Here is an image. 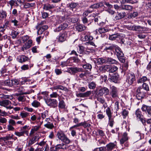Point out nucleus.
Wrapping results in <instances>:
<instances>
[{"label": "nucleus", "mask_w": 151, "mask_h": 151, "mask_svg": "<svg viewBox=\"0 0 151 151\" xmlns=\"http://www.w3.org/2000/svg\"><path fill=\"white\" fill-rule=\"evenodd\" d=\"M11 34V35L12 36V38L13 39H14L18 35L19 33L13 30L12 31Z\"/></svg>", "instance_id": "53"}, {"label": "nucleus", "mask_w": 151, "mask_h": 151, "mask_svg": "<svg viewBox=\"0 0 151 151\" xmlns=\"http://www.w3.org/2000/svg\"><path fill=\"white\" fill-rule=\"evenodd\" d=\"M78 127L76 124L70 128L69 130L71 132V134L72 137H74L76 135V132L75 129H76V128Z\"/></svg>", "instance_id": "20"}, {"label": "nucleus", "mask_w": 151, "mask_h": 151, "mask_svg": "<svg viewBox=\"0 0 151 151\" xmlns=\"http://www.w3.org/2000/svg\"><path fill=\"white\" fill-rule=\"evenodd\" d=\"M103 6V3L100 2L91 5L89 7V8L90 9H93V11L94 9H96Z\"/></svg>", "instance_id": "26"}, {"label": "nucleus", "mask_w": 151, "mask_h": 151, "mask_svg": "<svg viewBox=\"0 0 151 151\" xmlns=\"http://www.w3.org/2000/svg\"><path fill=\"white\" fill-rule=\"evenodd\" d=\"M138 13L137 12H134L133 13H130L128 16V17L129 19H133L137 16Z\"/></svg>", "instance_id": "42"}, {"label": "nucleus", "mask_w": 151, "mask_h": 151, "mask_svg": "<svg viewBox=\"0 0 151 151\" xmlns=\"http://www.w3.org/2000/svg\"><path fill=\"white\" fill-rule=\"evenodd\" d=\"M68 27V24L67 23H64L60 24L57 28L54 29L55 32H59L62 30L65 29Z\"/></svg>", "instance_id": "14"}, {"label": "nucleus", "mask_w": 151, "mask_h": 151, "mask_svg": "<svg viewBox=\"0 0 151 151\" xmlns=\"http://www.w3.org/2000/svg\"><path fill=\"white\" fill-rule=\"evenodd\" d=\"M97 97L98 101L103 104V106L104 108H106L107 105L105 102V99L104 98L101 97L97 96Z\"/></svg>", "instance_id": "23"}, {"label": "nucleus", "mask_w": 151, "mask_h": 151, "mask_svg": "<svg viewBox=\"0 0 151 151\" xmlns=\"http://www.w3.org/2000/svg\"><path fill=\"white\" fill-rule=\"evenodd\" d=\"M145 93L143 91L141 87H139L136 91V97L138 100L143 98L145 96Z\"/></svg>", "instance_id": "4"}, {"label": "nucleus", "mask_w": 151, "mask_h": 151, "mask_svg": "<svg viewBox=\"0 0 151 151\" xmlns=\"http://www.w3.org/2000/svg\"><path fill=\"white\" fill-rule=\"evenodd\" d=\"M7 24L6 23L0 26V37H1L4 34V31L7 27Z\"/></svg>", "instance_id": "31"}, {"label": "nucleus", "mask_w": 151, "mask_h": 151, "mask_svg": "<svg viewBox=\"0 0 151 151\" xmlns=\"http://www.w3.org/2000/svg\"><path fill=\"white\" fill-rule=\"evenodd\" d=\"M106 113L108 118H112V113L111 109L109 107H108L106 109Z\"/></svg>", "instance_id": "50"}, {"label": "nucleus", "mask_w": 151, "mask_h": 151, "mask_svg": "<svg viewBox=\"0 0 151 151\" xmlns=\"http://www.w3.org/2000/svg\"><path fill=\"white\" fill-rule=\"evenodd\" d=\"M40 123L37 126H36L32 127L29 133V135H31L34 134L35 132L37 131L41 127V126L43 123V121H40Z\"/></svg>", "instance_id": "12"}, {"label": "nucleus", "mask_w": 151, "mask_h": 151, "mask_svg": "<svg viewBox=\"0 0 151 151\" xmlns=\"http://www.w3.org/2000/svg\"><path fill=\"white\" fill-rule=\"evenodd\" d=\"M11 22L14 26L17 27L19 25V22L16 19H12Z\"/></svg>", "instance_id": "52"}, {"label": "nucleus", "mask_w": 151, "mask_h": 151, "mask_svg": "<svg viewBox=\"0 0 151 151\" xmlns=\"http://www.w3.org/2000/svg\"><path fill=\"white\" fill-rule=\"evenodd\" d=\"M135 81V77L134 74L133 73H129L126 79L129 84L132 85Z\"/></svg>", "instance_id": "8"}, {"label": "nucleus", "mask_w": 151, "mask_h": 151, "mask_svg": "<svg viewBox=\"0 0 151 151\" xmlns=\"http://www.w3.org/2000/svg\"><path fill=\"white\" fill-rule=\"evenodd\" d=\"M83 67L85 69L88 70H91L92 68L91 65L88 63H86L83 65Z\"/></svg>", "instance_id": "55"}, {"label": "nucleus", "mask_w": 151, "mask_h": 151, "mask_svg": "<svg viewBox=\"0 0 151 151\" xmlns=\"http://www.w3.org/2000/svg\"><path fill=\"white\" fill-rule=\"evenodd\" d=\"M68 37V33L66 31L61 32L58 36V41L63 42L65 41Z\"/></svg>", "instance_id": "7"}, {"label": "nucleus", "mask_w": 151, "mask_h": 151, "mask_svg": "<svg viewBox=\"0 0 151 151\" xmlns=\"http://www.w3.org/2000/svg\"><path fill=\"white\" fill-rule=\"evenodd\" d=\"M110 94L112 97L115 98L118 97V90L116 87L114 86H110Z\"/></svg>", "instance_id": "5"}, {"label": "nucleus", "mask_w": 151, "mask_h": 151, "mask_svg": "<svg viewBox=\"0 0 151 151\" xmlns=\"http://www.w3.org/2000/svg\"><path fill=\"white\" fill-rule=\"evenodd\" d=\"M50 96L51 98H56L59 96V95L56 92H53L50 95Z\"/></svg>", "instance_id": "60"}, {"label": "nucleus", "mask_w": 151, "mask_h": 151, "mask_svg": "<svg viewBox=\"0 0 151 151\" xmlns=\"http://www.w3.org/2000/svg\"><path fill=\"white\" fill-rule=\"evenodd\" d=\"M93 11V9H90L89 8L88 10L84 12L83 14V17H86L87 16L89 13H92Z\"/></svg>", "instance_id": "47"}, {"label": "nucleus", "mask_w": 151, "mask_h": 151, "mask_svg": "<svg viewBox=\"0 0 151 151\" xmlns=\"http://www.w3.org/2000/svg\"><path fill=\"white\" fill-rule=\"evenodd\" d=\"M126 14V13L124 12L121 13H118L115 17V19L117 20L123 18L125 16Z\"/></svg>", "instance_id": "24"}, {"label": "nucleus", "mask_w": 151, "mask_h": 151, "mask_svg": "<svg viewBox=\"0 0 151 151\" xmlns=\"http://www.w3.org/2000/svg\"><path fill=\"white\" fill-rule=\"evenodd\" d=\"M86 27L83 25L78 24L76 27V29L78 32H81L86 29Z\"/></svg>", "instance_id": "32"}, {"label": "nucleus", "mask_w": 151, "mask_h": 151, "mask_svg": "<svg viewBox=\"0 0 151 151\" xmlns=\"http://www.w3.org/2000/svg\"><path fill=\"white\" fill-rule=\"evenodd\" d=\"M106 62L109 64H115L119 65V63L115 60L111 58H108L106 60Z\"/></svg>", "instance_id": "28"}, {"label": "nucleus", "mask_w": 151, "mask_h": 151, "mask_svg": "<svg viewBox=\"0 0 151 151\" xmlns=\"http://www.w3.org/2000/svg\"><path fill=\"white\" fill-rule=\"evenodd\" d=\"M116 146V145L114 143H109L107 145L106 147H105V149L108 151H111L114 149Z\"/></svg>", "instance_id": "22"}, {"label": "nucleus", "mask_w": 151, "mask_h": 151, "mask_svg": "<svg viewBox=\"0 0 151 151\" xmlns=\"http://www.w3.org/2000/svg\"><path fill=\"white\" fill-rule=\"evenodd\" d=\"M12 80H6L4 81H3L1 83V85L3 86H6L12 87Z\"/></svg>", "instance_id": "27"}, {"label": "nucleus", "mask_w": 151, "mask_h": 151, "mask_svg": "<svg viewBox=\"0 0 151 151\" xmlns=\"http://www.w3.org/2000/svg\"><path fill=\"white\" fill-rule=\"evenodd\" d=\"M58 103V107L59 109H64L65 108V102L63 100H60L59 99Z\"/></svg>", "instance_id": "33"}, {"label": "nucleus", "mask_w": 151, "mask_h": 151, "mask_svg": "<svg viewBox=\"0 0 151 151\" xmlns=\"http://www.w3.org/2000/svg\"><path fill=\"white\" fill-rule=\"evenodd\" d=\"M37 136H35L31 139H30L28 142L27 146L28 147H30L36 142V139Z\"/></svg>", "instance_id": "29"}, {"label": "nucleus", "mask_w": 151, "mask_h": 151, "mask_svg": "<svg viewBox=\"0 0 151 151\" xmlns=\"http://www.w3.org/2000/svg\"><path fill=\"white\" fill-rule=\"evenodd\" d=\"M32 41L31 40H29L26 42L22 47V51H24L25 50L29 48L32 45Z\"/></svg>", "instance_id": "15"}, {"label": "nucleus", "mask_w": 151, "mask_h": 151, "mask_svg": "<svg viewBox=\"0 0 151 151\" xmlns=\"http://www.w3.org/2000/svg\"><path fill=\"white\" fill-rule=\"evenodd\" d=\"M128 111L125 109L123 110L122 112V115L124 116V118H125L128 115Z\"/></svg>", "instance_id": "61"}, {"label": "nucleus", "mask_w": 151, "mask_h": 151, "mask_svg": "<svg viewBox=\"0 0 151 151\" xmlns=\"http://www.w3.org/2000/svg\"><path fill=\"white\" fill-rule=\"evenodd\" d=\"M7 13L4 10H2L0 12V20L6 18L7 17Z\"/></svg>", "instance_id": "38"}, {"label": "nucleus", "mask_w": 151, "mask_h": 151, "mask_svg": "<svg viewBox=\"0 0 151 151\" xmlns=\"http://www.w3.org/2000/svg\"><path fill=\"white\" fill-rule=\"evenodd\" d=\"M47 28L48 26L46 25H43L40 27V29L37 31V33L38 35L42 33L43 32L47 29Z\"/></svg>", "instance_id": "37"}, {"label": "nucleus", "mask_w": 151, "mask_h": 151, "mask_svg": "<svg viewBox=\"0 0 151 151\" xmlns=\"http://www.w3.org/2000/svg\"><path fill=\"white\" fill-rule=\"evenodd\" d=\"M24 134L28 135V131H21L20 132L16 131L14 132V134L19 137L24 136Z\"/></svg>", "instance_id": "36"}, {"label": "nucleus", "mask_w": 151, "mask_h": 151, "mask_svg": "<svg viewBox=\"0 0 151 151\" xmlns=\"http://www.w3.org/2000/svg\"><path fill=\"white\" fill-rule=\"evenodd\" d=\"M66 144L62 143L61 144L57 145L55 146V150L57 151L60 149L62 150L66 149L67 148V146Z\"/></svg>", "instance_id": "18"}, {"label": "nucleus", "mask_w": 151, "mask_h": 151, "mask_svg": "<svg viewBox=\"0 0 151 151\" xmlns=\"http://www.w3.org/2000/svg\"><path fill=\"white\" fill-rule=\"evenodd\" d=\"M110 65H105L102 66L100 68V70L103 72L106 71L109 72Z\"/></svg>", "instance_id": "35"}, {"label": "nucleus", "mask_w": 151, "mask_h": 151, "mask_svg": "<svg viewBox=\"0 0 151 151\" xmlns=\"http://www.w3.org/2000/svg\"><path fill=\"white\" fill-rule=\"evenodd\" d=\"M118 68L115 65H110L109 72V73H113L117 70Z\"/></svg>", "instance_id": "41"}, {"label": "nucleus", "mask_w": 151, "mask_h": 151, "mask_svg": "<svg viewBox=\"0 0 151 151\" xmlns=\"http://www.w3.org/2000/svg\"><path fill=\"white\" fill-rule=\"evenodd\" d=\"M82 71L83 69L82 68H79L76 67L68 68L67 71L71 74L74 75L76 73L82 72Z\"/></svg>", "instance_id": "6"}, {"label": "nucleus", "mask_w": 151, "mask_h": 151, "mask_svg": "<svg viewBox=\"0 0 151 151\" xmlns=\"http://www.w3.org/2000/svg\"><path fill=\"white\" fill-rule=\"evenodd\" d=\"M128 139V137L127 136V134L126 132L123 133L122 138L120 140V143L121 144H123Z\"/></svg>", "instance_id": "25"}, {"label": "nucleus", "mask_w": 151, "mask_h": 151, "mask_svg": "<svg viewBox=\"0 0 151 151\" xmlns=\"http://www.w3.org/2000/svg\"><path fill=\"white\" fill-rule=\"evenodd\" d=\"M79 4L77 3L72 2L69 5V7L70 9L73 10V9L76 8L78 6Z\"/></svg>", "instance_id": "44"}, {"label": "nucleus", "mask_w": 151, "mask_h": 151, "mask_svg": "<svg viewBox=\"0 0 151 151\" xmlns=\"http://www.w3.org/2000/svg\"><path fill=\"white\" fill-rule=\"evenodd\" d=\"M9 124L13 126H15L16 125V123L15 121L12 119H10L8 122Z\"/></svg>", "instance_id": "63"}, {"label": "nucleus", "mask_w": 151, "mask_h": 151, "mask_svg": "<svg viewBox=\"0 0 151 151\" xmlns=\"http://www.w3.org/2000/svg\"><path fill=\"white\" fill-rule=\"evenodd\" d=\"M17 99L19 101L24 102L25 101L26 98L25 96L21 95L18 96Z\"/></svg>", "instance_id": "51"}, {"label": "nucleus", "mask_w": 151, "mask_h": 151, "mask_svg": "<svg viewBox=\"0 0 151 151\" xmlns=\"http://www.w3.org/2000/svg\"><path fill=\"white\" fill-rule=\"evenodd\" d=\"M142 27L140 26L135 25L134 31L142 32Z\"/></svg>", "instance_id": "57"}, {"label": "nucleus", "mask_w": 151, "mask_h": 151, "mask_svg": "<svg viewBox=\"0 0 151 151\" xmlns=\"http://www.w3.org/2000/svg\"><path fill=\"white\" fill-rule=\"evenodd\" d=\"M18 61L20 63H23L28 61L29 58L28 57L24 55H20L17 58Z\"/></svg>", "instance_id": "19"}, {"label": "nucleus", "mask_w": 151, "mask_h": 151, "mask_svg": "<svg viewBox=\"0 0 151 151\" xmlns=\"http://www.w3.org/2000/svg\"><path fill=\"white\" fill-rule=\"evenodd\" d=\"M121 7L122 9L126 10L131 11L133 9L132 6L128 5H123Z\"/></svg>", "instance_id": "34"}, {"label": "nucleus", "mask_w": 151, "mask_h": 151, "mask_svg": "<svg viewBox=\"0 0 151 151\" xmlns=\"http://www.w3.org/2000/svg\"><path fill=\"white\" fill-rule=\"evenodd\" d=\"M35 5V3H26L24 5V7L26 8H29Z\"/></svg>", "instance_id": "54"}, {"label": "nucleus", "mask_w": 151, "mask_h": 151, "mask_svg": "<svg viewBox=\"0 0 151 151\" xmlns=\"http://www.w3.org/2000/svg\"><path fill=\"white\" fill-rule=\"evenodd\" d=\"M54 8V6L53 5L50 4H45L43 7V9L45 10H48Z\"/></svg>", "instance_id": "30"}, {"label": "nucleus", "mask_w": 151, "mask_h": 151, "mask_svg": "<svg viewBox=\"0 0 151 151\" xmlns=\"http://www.w3.org/2000/svg\"><path fill=\"white\" fill-rule=\"evenodd\" d=\"M142 88L145 90L148 91L149 90V87L148 85L145 83H144L142 86Z\"/></svg>", "instance_id": "58"}, {"label": "nucleus", "mask_w": 151, "mask_h": 151, "mask_svg": "<svg viewBox=\"0 0 151 151\" xmlns=\"http://www.w3.org/2000/svg\"><path fill=\"white\" fill-rule=\"evenodd\" d=\"M56 136L58 139L65 144H68L70 142V140L62 131L57 132Z\"/></svg>", "instance_id": "1"}, {"label": "nucleus", "mask_w": 151, "mask_h": 151, "mask_svg": "<svg viewBox=\"0 0 151 151\" xmlns=\"http://www.w3.org/2000/svg\"><path fill=\"white\" fill-rule=\"evenodd\" d=\"M114 50H115V54L116 55L117 57L124 56V55L122 52L121 49L117 45H116V47L114 48Z\"/></svg>", "instance_id": "13"}, {"label": "nucleus", "mask_w": 151, "mask_h": 151, "mask_svg": "<svg viewBox=\"0 0 151 151\" xmlns=\"http://www.w3.org/2000/svg\"><path fill=\"white\" fill-rule=\"evenodd\" d=\"M110 81L115 83H116L119 81V75L117 74H114L109 78Z\"/></svg>", "instance_id": "17"}, {"label": "nucleus", "mask_w": 151, "mask_h": 151, "mask_svg": "<svg viewBox=\"0 0 151 151\" xmlns=\"http://www.w3.org/2000/svg\"><path fill=\"white\" fill-rule=\"evenodd\" d=\"M109 90L106 87H101L99 88L96 93L97 96L101 97L103 96L104 93L106 95L109 94Z\"/></svg>", "instance_id": "2"}, {"label": "nucleus", "mask_w": 151, "mask_h": 151, "mask_svg": "<svg viewBox=\"0 0 151 151\" xmlns=\"http://www.w3.org/2000/svg\"><path fill=\"white\" fill-rule=\"evenodd\" d=\"M141 109L143 111L147 113L149 117H151V108L150 106L143 104Z\"/></svg>", "instance_id": "9"}, {"label": "nucleus", "mask_w": 151, "mask_h": 151, "mask_svg": "<svg viewBox=\"0 0 151 151\" xmlns=\"http://www.w3.org/2000/svg\"><path fill=\"white\" fill-rule=\"evenodd\" d=\"M116 47V45L113 44L109 45H106V46L104 47V51L109 52L111 50H114V48Z\"/></svg>", "instance_id": "16"}, {"label": "nucleus", "mask_w": 151, "mask_h": 151, "mask_svg": "<svg viewBox=\"0 0 151 151\" xmlns=\"http://www.w3.org/2000/svg\"><path fill=\"white\" fill-rule=\"evenodd\" d=\"M99 31L100 33L101 34L108 32L110 30L109 29H108L106 27L104 28H100L99 29Z\"/></svg>", "instance_id": "43"}, {"label": "nucleus", "mask_w": 151, "mask_h": 151, "mask_svg": "<svg viewBox=\"0 0 151 151\" xmlns=\"http://www.w3.org/2000/svg\"><path fill=\"white\" fill-rule=\"evenodd\" d=\"M47 105L51 107L55 108L58 106V102L56 99L50 98L45 99Z\"/></svg>", "instance_id": "3"}, {"label": "nucleus", "mask_w": 151, "mask_h": 151, "mask_svg": "<svg viewBox=\"0 0 151 151\" xmlns=\"http://www.w3.org/2000/svg\"><path fill=\"white\" fill-rule=\"evenodd\" d=\"M118 38H119V35L118 34H114L111 35H109V39L110 40H113Z\"/></svg>", "instance_id": "45"}, {"label": "nucleus", "mask_w": 151, "mask_h": 151, "mask_svg": "<svg viewBox=\"0 0 151 151\" xmlns=\"http://www.w3.org/2000/svg\"><path fill=\"white\" fill-rule=\"evenodd\" d=\"M10 104V101L7 100H5L1 101H0V105L6 107L7 109H11L12 108V107L7 106Z\"/></svg>", "instance_id": "10"}, {"label": "nucleus", "mask_w": 151, "mask_h": 151, "mask_svg": "<svg viewBox=\"0 0 151 151\" xmlns=\"http://www.w3.org/2000/svg\"><path fill=\"white\" fill-rule=\"evenodd\" d=\"M77 124L78 127L82 126H83L84 128L89 127L91 126L90 124L87 123L86 122H82Z\"/></svg>", "instance_id": "39"}, {"label": "nucleus", "mask_w": 151, "mask_h": 151, "mask_svg": "<svg viewBox=\"0 0 151 151\" xmlns=\"http://www.w3.org/2000/svg\"><path fill=\"white\" fill-rule=\"evenodd\" d=\"M96 84L93 81L91 82L88 83V87L89 88L91 89H93L96 87Z\"/></svg>", "instance_id": "48"}, {"label": "nucleus", "mask_w": 151, "mask_h": 151, "mask_svg": "<svg viewBox=\"0 0 151 151\" xmlns=\"http://www.w3.org/2000/svg\"><path fill=\"white\" fill-rule=\"evenodd\" d=\"M35 108H37L40 105V103L37 100H34L31 104Z\"/></svg>", "instance_id": "46"}, {"label": "nucleus", "mask_w": 151, "mask_h": 151, "mask_svg": "<svg viewBox=\"0 0 151 151\" xmlns=\"http://www.w3.org/2000/svg\"><path fill=\"white\" fill-rule=\"evenodd\" d=\"M97 62L99 64H101L103 63H106V60L102 58H99L97 59Z\"/></svg>", "instance_id": "56"}, {"label": "nucleus", "mask_w": 151, "mask_h": 151, "mask_svg": "<svg viewBox=\"0 0 151 151\" xmlns=\"http://www.w3.org/2000/svg\"><path fill=\"white\" fill-rule=\"evenodd\" d=\"M109 125L111 127H113L114 124V119L112 118H109Z\"/></svg>", "instance_id": "62"}, {"label": "nucleus", "mask_w": 151, "mask_h": 151, "mask_svg": "<svg viewBox=\"0 0 151 151\" xmlns=\"http://www.w3.org/2000/svg\"><path fill=\"white\" fill-rule=\"evenodd\" d=\"M29 113L27 112H21L20 113V115L22 118H24L27 117Z\"/></svg>", "instance_id": "59"}, {"label": "nucleus", "mask_w": 151, "mask_h": 151, "mask_svg": "<svg viewBox=\"0 0 151 151\" xmlns=\"http://www.w3.org/2000/svg\"><path fill=\"white\" fill-rule=\"evenodd\" d=\"M93 151H105V147H101L95 149Z\"/></svg>", "instance_id": "64"}, {"label": "nucleus", "mask_w": 151, "mask_h": 151, "mask_svg": "<svg viewBox=\"0 0 151 151\" xmlns=\"http://www.w3.org/2000/svg\"><path fill=\"white\" fill-rule=\"evenodd\" d=\"M147 78L146 77L143 76L137 81V83H142L147 81Z\"/></svg>", "instance_id": "49"}, {"label": "nucleus", "mask_w": 151, "mask_h": 151, "mask_svg": "<svg viewBox=\"0 0 151 151\" xmlns=\"http://www.w3.org/2000/svg\"><path fill=\"white\" fill-rule=\"evenodd\" d=\"M135 114L136 115V117L139 119H141V118L143 117L141 112L139 109H137L136 111Z\"/></svg>", "instance_id": "40"}, {"label": "nucleus", "mask_w": 151, "mask_h": 151, "mask_svg": "<svg viewBox=\"0 0 151 151\" xmlns=\"http://www.w3.org/2000/svg\"><path fill=\"white\" fill-rule=\"evenodd\" d=\"M1 76L3 77L8 76L10 75L9 71L5 67H3L1 68Z\"/></svg>", "instance_id": "21"}, {"label": "nucleus", "mask_w": 151, "mask_h": 151, "mask_svg": "<svg viewBox=\"0 0 151 151\" xmlns=\"http://www.w3.org/2000/svg\"><path fill=\"white\" fill-rule=\"evenodd\" d=\"M51 122V120L50 118H46L45 121V124L44 125V127L49 129H52L54 126Z\"/></svg>", "instance_id": "11"}]
</instances>
